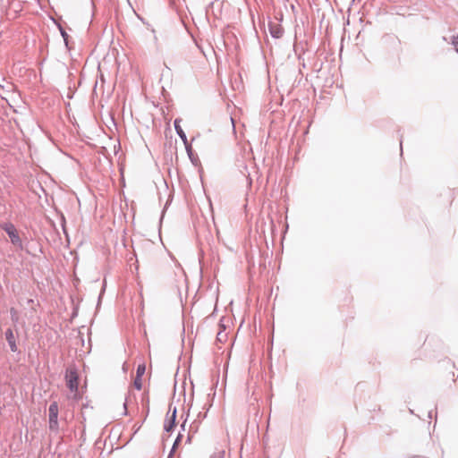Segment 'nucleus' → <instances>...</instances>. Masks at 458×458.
Listing matches in <instances>:
<instances>
[{
	"label": "nucleus",
	"instance_id": "2",
	"mask_svg": "<svg viewBox=\"0 0 458 458\" xmlns=\"http://www.w3.org/2000/svg\"><path fill=\"white\" fill-rule=\"evenodd\" d=\"M49 428L52 430H56L58 428V412L59 408L56 402H54L50 404L49 409Z\"/></svg>",
	"mask_w": 458,
	"mask_h": 458
},
{
	"label": "nucleus",
	"instance_id": "13",
	"mask_svg": "<svg viewBox=\"0 0 458 458\" xmlns=\"http://www.w3.org/2000/svg\"><path fill=\"white\" fill-rule=\"evenodd\" d=\"M178 442H179V437L175 440V443H174V447H175V445L178 444Z\"/></svg>",
	"mask_w": 458,
	"mask_h": 458
},
{
	"label": "nucleus",
	"instance_id": "11",
	"mask_svg": "<svg viewBox=\"0 0 458 458\" xmlns=\"http://www.w3.org/2000/svg\"><path fill=\"white\" fill-rule=\"evenodd\" d=\"M61 33H62V36H63L64 41L67 43L68 34L64 30H61Z\"/></svg>",
	"mask_w": 458,
	"mask_h": 458
},
{
	"label": "nucleus",
	"instance_id": "3",
	"mask_svg": "<svg viewBox=\"0 0 458 458\" xmlns=\"http://www.w3.org/2000/svg\"><path fill=\"white\" fill-rule=\"evenodd\" d=\"M2 228L6 232L13 244L21 245V241L13 225L4 224Z\"/></svg>",
	"mask_w": 458,
	"mask_h": 458
},
{
	"label": "nucleus",
	"instance_id": "8",
	"mask_svg": "<svg viewBox=\"0 0 458 458\" xmlns=\"http://www.w3.org/2000/svg\"><path fill=\"white\" fill-rule=\"evenodd\" d=\"M174 126H175V130L177 131V133L180 135V137L182 139V140H186V135L184 133V131H182V129L177 124V122L175 121L174 123Z\"/></svg>",
	"mask_w": 458,
	"mask_h": 458
},
{
	"label": "nucleus",
	"instance_id": "9",
	"mask_svg": "<svg viewBox=\"0 0 458 458\" xmlns=\"http://www.w3.org/2000/svg\"><path fill=\"white\" fill-rule=\"evenodd\" d=\"M225 338H226V335L225 334H223L222 332H219L217 334V340L218 341L224 342V341H225Z\"/></svg>",
	"mask_w": 458,
	"mask_h": 458
},
{
	"label": "nucleus",
	"instance_id": "4",
	"mask_svg": "<svg viewBox=\"0 0 458 458\" xmlns=\"http://www.w3.org/2000/svg\"><path fill=\"white\" fill-rule=\"evenodd\" d=\"M146 372V365L144 363L140 364L137 368L136 377L133 380V386L137 390H141L143 386V376Z\"/></svg>",
	"mask_w": 458,
	"mask_h": 458
},
{
	"label": "nucleus",
	"instance_id": "1",
	"mask_svg": "<svg viewBox=\"0 0 458 458\" xmlns=\"http://www.w3.org/2000/svg\"><path fill=\"white\" fill-rule=\"evenodd\" d=\"M65 380L66 386L72 394V397L76 400L80 399L81 396L78 393L79 376L77 370L74 368L67 369L65 373Z\"/></svg>",
	"mask_w": 458,
	"mask_h": 458
},
{
	"label": "nucleus",
	"instance_id": "7",
	"mask_svg": "<svg viewBox=\"0 0 458 458\" xmlns=\"http://www.w3.org/2000/svg\"><path fill=\"white\" fill-rule=\"evenodd\" d=\"M174 420H175V411L168 420V421L165 424V429L169 432L172 430V428L174 427Z\"/></svg>",
	"mask_w": 458,
	"mask_h": 458
},
{
	"label": "nucleus",
	"instance_id": "10",
	"mask_svg": "<svg viewBox=\"0 0 458 458\" xmlns=\"http://www.w3.org/2000/svg\"><path fill=\"white\" fill-rule=\"evenodd\" d=\"M453 44L454 46L455 50L458 52V36L454 38Z\"/></svg>",
	"mask_w": 458,
	"mask_h": 458
},
{
	"label": "nucleus",
	"instance_id": "12",
	"mask_svg": "<svg viewBox=\"0 0 458 458\" xmlns=\"http://www.w3.org/2000/svg\"><path fill=\"white\" fill-rule=\"evenodd\" d=\"M211 458H223V454H217L213 455Z\"/></svg>",
	"mask_w": 458,
	"mask_h": 458
},
{
	"label": "nucleus",
	"instance_id": "5",
	"mask_svg": "<svg viewBox=\"0 0 458 458\" xmlns=\"http://www.w3.org/2000/svg\"><path fill=\"white\" fill-rule=\"evenodd\" d=\"M268 28L270 34L276 38H280L284 34V28L277 22H270Z\"/></svg>",
	"mask_w": 458,
	"mask_h": 458
},
{
	"label": "nucleus",
	"instance_id": "6",
	"mask_svg": "<svg viewBox=\"0 0 458 458\" xmlns=\"http://www.w3.org/2000/svg\"><path fill=\"white\" fill-rule=\"evenodd\" d=\"M5 338L10 345L11 351L15 352H17V344L15 341V337L12 329H7L5 332Z\"/></svg>",
	"mask_w": 458,
	"mask_h": 458
}]
</instances>
